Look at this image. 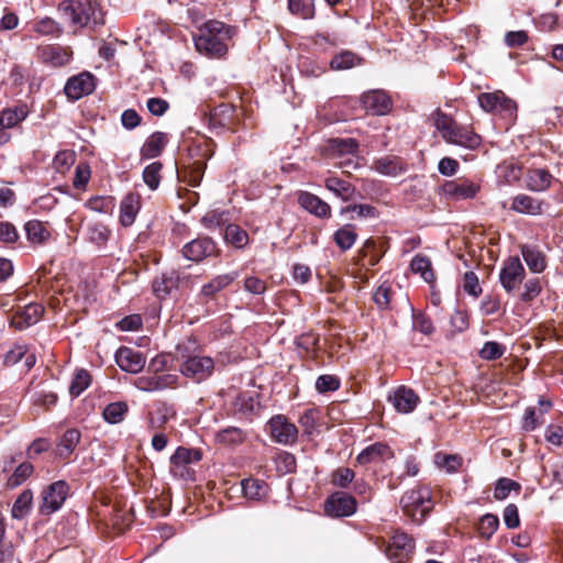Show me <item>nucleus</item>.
Instances as JSON below:
<instances>
[{
	"mask_svg": "<svg viewBox=\"0 0 563 563\" xmlns=\"http://www.w3.org/2000/svg\"><path fill=\"white\" fill-rule=\"evenodd\" d=\"M334 241L341 250L346 251L355 243L356 233L351 229V227L345 225L334 233Z\"/></svg>",
	"mask_w": 563,
	"mask_h": 563,
	"instance_id": "nucleus-50",
	"label": "nucleus"
},
{
	"mask_svg": "<svg viewBox=\"0 0 563 563\" xmlns=\"http://www.w3.org/2000/svg\"><path fill=\"white\" fill-rule=\"evenodd\" d=\"M413 550L412 540L404 532H396L386 547V555L394 563H404Z\"/></svg>",
	"mask_w": 563,
	"mask_h": 563,
	"instance_id": "nucleus-13",
	"label": "nucleus"
},
{
	"mask_svg": "<svg viewBox=\"0 0 563 563\" xmlns=\"http://www.w3.org/2000/svg\"><path fill=\"white\" fill-rule=\"evenodd\" d=\"M167 143V135L163 132H155L147 137L141 148L142 158L150 159L161 155Z\"/></svg>",
	"mask_w": 563,
	"mask_h": 563,
	"instance_id": "nucleus-25",
	"label": "nucleus"
},
{
	"mask_svg": "<svg viewBox=\"0 0 563 563\" xmlns=\"http://www.w3.org/2000/svg\"><path fill=\"white\" fill-rule=\"evenodd\" d=\"M213 368L214 362L211 357L195 355L183 363L180 371L187 377L201 380L210 376Z\"/></svg>",
	"mask_w": 563,
	"mask_h": 563,
	"instance_id": "nucleus-14",
	"label": "nucleus"
},
{
	"mask_svg": "<svg viewBox=\"0 0 563 563\" xmlns=\"http://www.w3.org/2000/svg\"><path fill=\"white\" fill-rule=\"evenodd\" d=\"M80 441V432L76 429L67 430L57 444V455L67 459L76 449Z\"/></svg>",
	"mask_w": 563,
	"mask_h": 563,
	"instance_id": "nucleus-33",
	"label": "nucleus"
},
{
	"mask_svg": "<svg viewBox=\"0 0 563 563\" xmlns=\"http://www.w3.org/2000/svg\"><path fill=\"white\" fill-rule=\"evenodd\" d=\"M71 57V53L59 46H45L41 51V58L43 63L53 67H60L66 65Z\"/></svg>",
	"mask_w": 563,
	"mask_h": 563,
	"instance_id": "nucleus-24",
	"label": "nucleus"
},
{
	"mask_svg": "<svg viewBox=\"0 0 563 563\" xmlns=\"http://www.w3.org/2000/svg\"><path fill=\"white\" fill-rule=\"evenodd\" d=\"M255 400L250 394H240L234 402L233 407L236 412L249 415L254 410Z\"/></svg>",
	"mask_w": 563,
	"mask_h": 563,
	"instance_id": "nucleus-60",
	"label": "nucleus"
},
{
	"mask_svg": "<svg viewBox=\"0 0 563 563\" xmlns=\"http://www.w3.org/2000/svg\"><path fill=\"white\" fill-rule=\"evenodd\" d=\"M236 272L218 275L200 289V295L205 298H213L218 292L229 287L236 278Z\"/></svg>",
	"mask_w": 563,
	"mask_h": 563,
	"instance_id": "nucleus-23",
	"label": "nucleus"
},
{
	"mask_svg": "<svg viewBox=\"0 0 563 563\" xmlns=\"http://www.w3.org/2000/svg\"><path fill=\"white\" fill-rule=\"evenodd\" d=\"M410 267L413 273L420 274L427 283H431L434 279L429 257L420 254L416 255L410 263Z\"/></svg>",
	"mask_w": 563,
	"mask_h": 563,
	"instance_id": "nucleus-41",
	"label": "nucleus"
},
{
	"mask_svg": "<svg viewBox=\"0 0 563 563\" xmlns=\"http://www.w3.org/2000/svg\"><path fill=\"white\" fill-rule=\"evenodd\" d=\"M341 382L340 378L335 375H320L316 380V389L320 394H325L329 391H335L340 388Z\"/></svg>",
	"mask_w": 563,
	"mask_h": 563,
	"instance_id": "nucleus-53",
	"label": "nucleus"
},
{
	"mask_svg": "<svg viewBox=\"0 0 563 563\" xmlns=\"http://www.w3.org/2000/svg\"><path fill=\"white\" fill-rule=\"evenodd\" d=\"M505 350L506 349L503 344L495 341H488L479 351V355L483 360L493 361L501 357Z\"/></svg>",
	"mask_w": 563,
	"mask_h": 563,
	"instance_id": "nucleus-55",
	"label": "nucleus"
},
{
	"mask_svg": "<svg viewBox=\"0 0 563 563\" xmlns=\"http://www.w3.org/2000/svg\"><path fill=\"white\" fill-rule=\"evenodd\" d=\"M206 169V163L203 161H195L192 162L186 170V177L188 178V184L192 187H196L200 184L203 173Z\"/></svg>",
	"mask_w": 563,
	"mask_h": 563,
	"instance_id": "nucleus-54",
	"label": "nucleus"
},
{
	"mask_svg": "<svg viewBox=\"0 0 563 563\" xmlns=\"http://www.w3.org/2000/svg\"><path fill=\"white\" fill-rule=\"evenodd\" d=\"M34 31L42 35H54L60 34L62 32L58 23L51 18H44L38 21L34 27Z\"/></svg>",
	"mask_w": 563,
	"mask_h": 563,
	"instance_id": "nucleus-63",
	"label": "nucleus"
},
{
	"mask_svg": "<svg viewBox=\"0 0 563 563\" xmlns=\"http://www.w3.org/2000/svg\"><path fill=\"white\" fill-rule=\"evenodd\" d=\"M520 489H521V486L519 483H517L510 478L503 477V478H499L495 485L494 498L496 500H504L509 496L511 490L520 492Z\"/></svg>",
	"mask_w": 563,
	"mask_h": 563,
	"instance_id": "nucleus-48",
	"label": "nucleus"
},
{
	"mask_svg": "<svg viewBox=\"0 0 563 563\" xmlns=\"http://www.w3.org/2000/svg\"><path fill=\"white\" fill-rule=\"evenodd\" d=\"M553 176L542 168L531 169L527 174L526 186L532 191H544L552 183Z\"/></svg>",
	"mask_w": 563,
	"mask_h": 563,
	"instance_id": "nucleus-27",
	"label": "nucleus"
},
{
	"mask_svg": "<svg viewBox=\"0 0 563 563\" xmlns=\"http://www.w3.org/2000/svg\"><path fill=\"white\" fill-rule=\"evenodd\" d=\"M44 312V308L40 303H30L18 312L12 319V324L16 329H24L36 323Z\"/></svg>",
	"mask_w": 563,
	"mask_h": 563,
	"instance_id": "nucleus-21",
	"label": "nucleus"
},
{
	"mask_svg": "<svg viewBox=\"0 0 563 563\" xmlns=\"http://www.w3.org/2000/svg\"><path fill=\"white\" fill-rule=\"evenodd\" d=\"M358 143L354 139H334L331 141V148L343 154H353L357 151Z\"/></svg>",
	"mask_w": 563,
	"mask_h": 563,
	"instance_id": "nucleus-57",
	"label": "nucleus"
},
{
	"mask_svg": "<svg viewBox=\"0 0 563 563\" xmlns=\"http://www.w3.org/2000/svg\"><path fill=\"white\" fill-rule=\"evenodd\" d=\"M521 254L531 272L541 273L544 271L547 266L545 257L539 250L525 245L521 249Z\"/></svg>",
	"mask_w": 563,
	"mask_h": 563,
	"instance_id": "nucleus-34",
	"label": "nucleus"
},
{
	"mask_svg": "<svg viewBox=\"0 0 563 563\" xmlns=\"http://www.w3.org/2000/svg\"><path fill=\"white\" fill-rule=\"evenodd\" d=\"M356 500L353 496L336 492L330 495L324 503V511L334 518L350 517L356 511Z\"/></svg>",
	"mask_w": 563,
	"mask_h": 563,
	"instance_id": "nucleus-10",
	"label": "nucleus"
},
{
	"mask_svg": "<svg viewBox=\"0 0 563 563\" xmlns=\"http://www.w3.org/2000/svg\"><path fill=\"white\" fill-rule=\"evenodd\" d=\"M499 527V519L496 515L486 514L478 522V533L483 539H490Z\"/></svg>",
	"mask_w": 563,
	"mask_h": 563,
	"instance_id": "nucleus-47",
	"label": "nucleus"
},
{
	"mask_svg": "<svg viewBox=\"0 0 563 563\" xmlns=\"http://www.w3.org/2000/svg\"><path fill=\"white\" fill-rule=\"evenodd\" d=\"M363 108L375 115H384L391 109V100L386 92L374 90L366 92L361 98Z\"/></svg>",
	"mask_w": 563,
	"mask_h": 563,
	"instance_id": "nucleus-17",
	"label": "nucleus"
},
{
	"mask_svg": "<svg viewBox=\"0 0 563 563\" xmlns=\"http://www.w3.org/2000/svg\"><path fill=\"white\" fill-rule=\"evenodd\" d=\"M233 29L221 21L210 20L203 23L194 35L196 49L210 58H221L228 53V42Z\"/></svg>",
	"mask_w": 563,
	"mask_h": 563,
	"instance_id": "nucleus-1",
	"label": "nucleus"
},
{
	"mask_svg": "<svg viewBox=\"0 0 563 563\" xmlns=\"http://www.w3.org/2000/svg\"><path fill=\"white\" fill-rule=\"evenodd\" d=\"M290 13L309 20L314 16V0H288Z\"/></svg>",
	"mask_w": 563,
	"mask_h": 563,
	"instance_id": "nucleus-42",
	"label": "nucleus"
},
{
	"mask_svg": "<svg viewBox=\"0 0 563 563\" xmlns=\"http://www.w3.org/2000/svg\"><path fill=\"white\" fill-rule=\"evenodd\" d=\"M355 473L349 467H340L332 474V484L334 486L346 488L354 479Z\"/></svg>",
	"mask_w": 563,
	"mask_h": 563,
	"instance_id": "nucleus-56",
	"label": "nucleus"
},
{
	"mask_svg": "<svg viewBox=\"0 0 563 563\" xmlns=\"http://www.w3.org/2000/svg\"><path fill=\"white\" fill-rule=\"evenodd\" d=\"M363 58L352 51H342L334 55L330 62V68L333 70H346L358 66Z\"/></svg>",
	"mask_w": 563,
	"mask_h": 563,
	"instance_id": "nucleus-31",
	"label": "nucleus"
},
{
	"mask_svg": "<svg viewBox=\"0 0 563 563\" xmlns=\"http://www.w3.org/2000/svg\"><path fill=\"white\" fill-rule=\"evenodd\" d=\"M478 103L486 112L512 115L517 111L516 102L506 97L503 91L481 93L478 96Z\"/></svg>",
	"mask_w": 563,
	"mask_h": 563,
	"instance_id": "nucleus-9",
	"label": "nucleus"
},
{
	"mask_svg": "<svg viewBox=\"0 0 563 563\" xmlns=\"http://www.w3.org/2000/svg\"><path fill=\"white\" fill-rule=\"evenodd\" d=\"M541 291V284L538 277L528 279L523 285V291L520 297L522 301H531L534 299Z\"/></svg>",
	"mask_w": 563,
	"mask_h": 563,
	"instance_id": "nucleus-62",
	"label": "nucleus"
},
{
	"mask_svg": "<svg viewBox=\"0 0 563 563\" xmlns=\"http://www.w3.org/2000/svg\"><path fill=\"white\" fill-rule=\"evenodd\" d=\"M181 253L186 260L199 263L206 258L218 256L219 249L211 238L199 236L186 243Z\"/></svg>",
	"mask_w": 563,
	"mask_h": 563,
	"instance_id": "nucleus-7",
	"label": "nucleus"
},
{
	"mask_svg": "<svg viewBox=\"0 0 563 563\" xmlns=\"http://www.w3.org/2000/svg\"><path fill=\"white\" fill-rule=\"evenodd\" d=\"M269 434L277 443L289 445L298 438L297 427L283 415L274 416L268 421Z\"/></svg>",
	"mask_w": 563,
	"mask_h": 563,
	"instance_id": "nucleus-11",
	"label": "nucleus"
},
{
	"mask_svg": "<svg viewBox=\"0 0 563 563\" xmlns=\"http://www.w3.org/2000/svg\"><path fill=\"white\" fill-rule=\"evenodd\" d=\"M75 152L73 151H60L58 152L54 159H53V166L56 172L58 173H65L67 169L70 168V166L75 163Z\"/></svg>",
	"mask_w": 563,
	"mask_h": 563,
	"instance_id": "nucleus-52",
	"label": "nucleus"
},
{
	"mask_svg": "<svg viewBox=\"0 0 563 563\" xmlns=\"http://www.w3.org/2000/svg\"><path fill=\"white\" fill-rule=\"evenodd\" d=\"M225 241L236 249H242L249 243V234L236 224H229L224 231Z\"/></svg>",
	"mask_w": 563,
	"mask_h": 563,
	"instance_id": "nucleus-37",
	"label": "nucleus"
},
{
	"mask_svg": "<svg viewBox=\"0 0 563 563\" xmlns=\"http://www.w3.org/2000/svg\"><path fill=\"white\" fill-rule=\"evenodd\" d=\"M481 183L468 178H457L454 180H446L440 187L439 192L448 199L460 201L474 199L481 191Z\"/></svg>",
	"mask_w": 563,
	"mask_h": 563,
	"instance_id": "nucleus-6",
	"label": "nucleus"
},
{
	"mask_svg": "<svg viewBox=\"0 0 563 563\" xmlns=\"http://www.w3.org/2000/svg\"><path fill=\"white\" fill-rule=\"evenodd\" d=\"M389 400L398 412L409 413L417 407L419 397L412 389L400 386L389 396Z\"/></svg>",
	"mask_w": 563,
	"mask_h": 563,
	"instance_id": "nucleus-18",
	"label": "nucleus"
},
{
	"mask_svg": "<svg viewBox=\"0 0 563 563\" xmlns=\"http://www.w3.org/2000/svg\"><path fill=\"white\" fill-rule=\"evenodd\" d=\"M24 230L27 240L32 244H44L51 238L47 225L38 220H30L25 223Z\"/></svg>",
	"mask_w": 563,
	"mask_h": 563,
	"instance_id": "nucleus-29",
	"label": "nucleus"
},
{
	"mask_svg": "<svg viewBox=\"0 0 563 563\" xmlns=\"http://www.w3.org/2000/svg\"><path fill=\"white\" fill-rule=\"evenodd\" d=\"M299 205L309 213L319 218H329L331 214L330 206L318 196L302 191L298 197Z\"/></svg>",
	"mask_w": 563,
	"mask_h": 563,
	"instance_id": "nucleus-19",
	"label": "nucleus"
},
{
	"mask_svg": "<svg viewBox=\"0 0 563 563\" xmlns=\"http://www.w3.org/2000/svg\"><path fill=\"white\" fill-rule=\"evenodd\" d=\"M393 452L390 448L382 442H376L366 446L356 457L357 463L366 465L374 462H379L386 459H390Z\"/></svg>",
	"mask_w": 563,
	"mask_h": 563,
	"instance_id": "nucleus-20",
	"label": "nucleus"
},
{
	"mask_svg": "<svg viewBox=\"0 0 563 563\" xmlns=\"http://www.w3.org/2000/svg\"><path fill=\"white\" fill-rule=\"evenodd\" d=\"M391 288L387 284H382L374 292L373 300L380 310L389 307Z\"/></svg>",
	"mask_w": 563,
	"mask_h": 563,
	"instance_id": "nucleus-58",
	"label": "nucleus"
},
{
	"mask_svg": "<svg viewBox=\"0 0 563 563\" xmlns=\"http://www.w3.org/2000/svg\"><path fill=\"white\" fill-rule=\"evenodd\" d=\"M202 453L198 449H188L184 446L177 448L175 453L170 456V464H192L201 460Z\"/></svg>",
	"mask_w": 563,
	"mask_h": 563,
	"instance_id": "nucleus-38",
	"label": "nucleus"
},
{
	"mask_svg": "<svg viewBox=\"0 0 563 563\" xmlns=\"http://www.w3.org/2000/svg\"><path fill=\"white\" fill-rule=\"evenodd\" d=\"M242 489L246 498L258 500L266 495L267 486L263 481L249 478L242 482Z\"/></svg>",
	"mask_w": 563,
	"mask_h": 563,
	"instance_id": "nucleus-40",
	"label": "nucleus"
},
{
	"mask_svg": "<svg viewBox=\"0 0 563 563\" xmlns=\"http://www.w3.org/2000/svg\"><path fill=\"white\" fill-rule=\"evenodd\" d=\"M511 210L534 216L541 213L542 202L529 195L520 194L514 197Z\"/></svg>",
	"mask_w": 563,
	"mask_h": 563,
	"instance_id": "nucleus-26",
	"label": "nucleus"
},
{
	"mask_svg": "<svg viewBox=\"0 0 563 563\" xmlns=\"http://www.w3.org/2000/svg\"><path fill=\"white\" fill-rule=\"evenodd\" d=\"M163 165L159 162H154L147 165L143 170V180L151 190H156L161 184V172Z\"/></svg>",
	"mask_w": 563,
	"mask_h": 563,
	"instance_id": "nucleus-46",
	"label": "nucleus"
},
{
	"mask_svg": "<svg viewBox=\"0 0 563 563\" xmlns=\"http://www.w3.org/2000/svg\"><path fill=\"white\" fill-rule=\"evenodd\" d=\"M246 439V433L238 427H228L216 433V442L224 446H234L243 443Z\"/></svg>",
	"mask_w": 563,
	"mask_h": 563,
	"instance_id": "nucleus-30",
	"label": "nucleus"
},
{
	"mask_svg": "<svg viewBox=\"0 0 563 563\" xmlns=\"http://www.w3.org/2000/svg\"><path fill=\"white\" fill-rule=\"evenodd\" d=\"M141 209V199L139 195H126L120 205V222L124 227L133 224L136 214Z\"/></svg>",
	"mask_w": 563,
	"mask_h": 563,
	"instance_id": "nucleus-22",
	"label": "nucleus"
},
{
	"mask_svg": "<svg viewBox=\"0 0 563 563\" xmlns=\"http://www.w3.org/2000/svg\"><path fill=\"white\" fill-rule=\"evenodd\" d=\"M33 473V465L29 462L21 463L7 481L8 488H15L24 483Z\"/></svg>",
	"mask_w": 563,
	"mask_h": 563,
	"instance_id": "nucleus-45",
	"label": "nucleus"
},
{
	"mask_svg": "<svg viewBox=\"0 0 563 563\" xmlns=\"http://www.w3.org/2000/svg\"><path fill=\"white\" fill-rule=\"evenodd\" d=\"M324 186L329 191L333 192L342 200H350L354 196V187L349 181L338 177H328L324 180Z\"/></svg>",
	"mask_w": 563,
	"mask_h": 563,
	"instance_id": "nucleus-32",
	"label": "nucleus"
},
{
	"mask_svg": "<svg viewBox=\"0 0 563 563\" xmlns=\"http://www.w3.org/2000/svg\"><path fill=\"white\" fill-rule=\"evenodd\" d=\"M319 411L316 408L307 409L299 418V423L305 432L311 434L316 428Z\"/></svg>",
	"mask_w": 563,
	"mask_h": 563,
	"instance_id": "nucleus-61",
	"label": "nucleus"
},
{
	"mask_svg": "<svg viewBox=\"0 0 563 563\" xmlns=\"http://www.w3.org/2000/svg\"><path fill=\"white\" fill-rule=\"evenodd\" d=\"M26 111L23 107H16L14 109H4L0 112V130L10 129L16 125L19 122L24 120Z\"/></svg>",
	"mask_w": 563,
	"mask_h": 563,
	"instance_id": "nucleus-39",
	"label": "nucleus"
},
{
	"mask_svg": "<svg viewBox=\"0 0 563 563\" xmlns=\"http://www.w3.org/2000/svg\"><path fill=\"white\" fill-rule=\"evenodd\" d=\"M69 493V485L65 481H57L42 490L38 511L43 516H51L59 510Z\"/></svg>",
	"mask_w": 563,
	"mask_h": 563,
	"instance_id": "nucleus-5",
	"label": "nucleus"
},
{
	"mask_svg": "<svg viewBox=\"0 0 563 563\" xmlns=\"http://www.w3.org/2000/svg\"><path fill=\"white\" fill-rule=\"evenodd\" d=\"M90 384V375L86 369L77 371L70 386L69 393L74 397H78Z\"/></svg>",
	"mask_w": 563,
	"mask_h": 563,
	"instance_id": "nucleus-51",
	"label": "nucleus"
},
{
	"mask_svg": "<svg viewBox=\"0 0 563 563\" xmlns=\"http://www.w3.org/2000/svg\"><path fill=\"white\" fill-rule=\"evenodd\" d=\"M375 169L387 176H398L406 170L404 162L398 157H384L377 159L375 162Z\"/></svg>",
	"mask_w": 563,
	"mask_h": 563,
	"instance_id": "nucleus-35",
	"label": "nucleus"
},
{
	"mask_svg": "<svg viewBox=\"0 0 563 563\" xmlns=\"http://www.w3.org/2000/svg\"><path fill=\"white\" fill-rule=\"evenodd\" d=\"M179 284V274L175 271L163 274L153 282V291L158 298L167 297Z\"/></svg>",
	"mask_w": 563,
	"mask_h": 563,
	"instance_id": "nucleus-28",
	"label": "nucleus"
},
{
	"mask_svg": "<svg viewBox=\"0 0 563 563\" xmlns=\"http://www.w3.org/2000/svg\"><path fill=\"white\" fill-rule=\"evenodd\" d=\"M504 521L507 528L516 529L520 525L518 508L515 504H509L504 509Z\"/></svg>",
	"mask_w": 563,
	"mask_h": 563,
	"instance_id": "nucleus-64",
	"label": "nucleus"
},
{
	"mask_svg": "<svg viewBox=\"0 0 563 563\" xmlns=\"http://www.w3.org/2000/svg\"><path fill=\"white\" fill-rule=\"evenodd\" d=\"M128 405L124 401L109 404L102 412L104 420L109 423H119L128 412Z\"/></svg>",
	"mask_w": 563,
	"mask_h": 563,
	"instance_id": "nucleus-43",
	"label": "nucleus"
},
{
	"mask_svg": "<svg viewBox=\"0 0 563 563\" xmlns=\"http://www.w3.org/2000/svg\"><path fill=\"white\" fill-rule=\"evenodd\" d=\"M95 89V77L90 73H81L69 78L65 85V93L69 99L78 100Z\"/></svg>",
	"mask_w": 563,
	"mask_h": 563,
	"instance_id": "nucleus-15",
	"label": "nucleus"
},
{
	"mask_svg": "<svg viewBox=\"0 0 563 563\" xmlns=\"http://www.w3.org/2000/svg\"><path fill=\"white\" fill-rule=\"evenodd\" d=\"M434 463L439 468L444 470L446 473H453L462 465V459L456 454L438 452L434 455Z\"/></svg>",
	"mask_w": 563,
	"mask_h": 563,
	"instance_id": "nucleus-44",
	"label": "nucleus"
},
{
	"mask_svg": "<svg viewBox=\"0 0 563 563\" xmlns=\"http://www.w3.org/2000/svg\"><path fill=\"white\" fill-rule=\"evenodd\" d=\"M434 125L448 143L467 150H475L482 143V137L477 133L459 125L451 117L440 111L435 114Z\"/></svg>",
	"mask_w": 563,
	"mask_h": 563,
	"instance_id": "nucleus-2",
	"label": "nucleus"
},
{
	"mask_svg": "<svg viewBox=\"0 0 563 563\" xmlns=\"http://www.w3.org/2000/svg\"><path fill=\"white\" fill-rule=\"evenodd\" d=\"M525 277V268L519 257H509L504 262V265L499 273V280L503 288L508 292H512L517 289L518 285Z\"/></svg>",
	"mask_w": 563,
	"mask_h": 563,
	"instance_id": "nucleus-12",
	"label": "nucleus"
},
{
	"mask_svg": "<svg viewBox=\"0 0 563 563\" xmlns=\"http://www.w3.org/2000/svg\"><path fill=\"white\" fill-rule=\"evenodd\" d=\"M179 376L176 374H146L134 379L133 385L145 393H156L178 386Z\"/></svg>",
	"mask_w": 563,
	"mask_h": 563,
	"instance_id": "nucleus-8",
	"label": "nucleus"
},
{
	"mask_svg": "<svg viewBox=\"0 0 563 563\" xmlns=\"http://www.w3.org/2000/svg\"><path fill=\"white\" fill-rule=\"evenodd\" d=\"M400 505L413 521H422L433 507L430 488L420 486L406 492L400 499Z\"/></svg>",
	"mask_w": 563,
	"mask_h": 563,
	"instance_id": "nucleus-4",
	"label": "nucleus"
},
{
	"mask_svg": "<svg viewBox=\"0 0 563 563\" xmlns=\"http://www.w3.org/2000/svg\"><path fill=\"white\" fill-rule=\"evenodd\" d=\"M463 289L465 292L473 297H478L482 294V287L477 275L474 272H466L463 277Z\"/></svg>",
	"mask_w": 563,
	"mask_h": 563,
	"instance_id": "nucleus-59",
	"label": "nucleus"
},
{
	"mask_svg": "<svg viewBox=\"0 0 563 563\" xmlns=\"http://www.w3.org/2000/svg\"><path fill=\"white\" fill-rule=\"evenodd\" d=\"M115 362L122 371L129 373L141 372L146 363L141 352L126 346H122L117 351Z\"/></svg>",
	"mask_w": 563,
	"mask_h": 563,
	"instance_id": "nucleus-16",
	"label": "nucleus"
},
{
	"mask_svg": "<svg viewBox=\"0 0 563 563\" xmlns=\"http://www.w3.org/2000/svg\"><path fill=\"white\" fill-rule=\"evenodd\" d=\"M88 240L97 245L104 244L109 236L110 230L107 225L100 222L91 223L87 228Z\"/></svg>",
	"mask_w": 563,
	"mask_h": 563,
	"instance_id": "nucleus-49",
	"label": "nucleus"
},
{
	"mask_svg": "<svg viewBox=\"0 0 563 563\" xmlns=\"http://www.w3.org/2000/svg\"><path fill=\"white\" fill-rule=\"evenodd\" d=\"M32 501H33L32 492L30 489L23 490L18 496V498L15 499V501L12 506V509H11L12 518L21 520L24 517H26V515L31 510Z\"/></svg>",
	"mask_w": 563,
	"mask_h": 563,
	"instance_id": "nucleus-36",
	"label": "nucleus"
},
{
	"mask_svg": "<svg viewBox=\"0 0 563 563\" xmlns=\"http://www.w3.org/2000/svg\"><path fill=\"white\" fill-rule=\"evenodd\" d=\"M59 10L73 25L80 29L104 24L103 12L99 3L93 0L64 1L59 4Z\"/></svg>",
	"mask_w": 563,
	"mask_h": 563,
	"instance_id": "nucleus-3",
	"label": "nucleus"
}]
</instances>
